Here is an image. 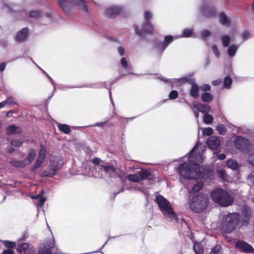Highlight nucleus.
<instances>
[{
  "instance_id": "obj_26",
  "label": "nucleus",
  "mask_w": 254,
  "mask_h": 254,
  "mask_svg": "<svg viewBox=\"0 0 254 254\" xmlns=\"http://www.w3.org/2000/svg\"><path fill=\"white\" fill-rule=\"evenodd\" d=\"M11 165L16 168H22L27 165L25 160H13L10 161Z\"/></svg>"
},
{
  "instance_id": "obj_47",
  "label": "nucleus",
  "mask_w": 254,
  "mask_h": 254,
  "mask_svg": "<svg viewBox=\"0 0 254 254\" xmlns=\"http://www.w3.org/2000/svg\"><path fill=\"white\" fill-rule=\"evenodd\" d=\"M178 97V92L176 90H172L169 94V98L171 100L176 99Z\"/></svg>"
},
{
  "instance_id": "obj_33",
  "label": "nucleus",
  "mask_w": 254,
  "mask_h": 254,
  "mask_svg": "<svg viewBox=\"0 0 254 254\" xmlns=\"http://www.w3.org/2000/svg\"><path fill=\"white\" fill-rule=\"evenodd\" d=\"M193 248L195 254H203V248L200 243H194Z\"/></svg>"
},
{
  "instance_id": "obj_17",
  "label": "nucleus",
  "mask_w": 254,
  "mask_h": 254,
  "mask_svg": "<svg viewBox=\"0 0 254 254\" xmlns=\"http://www.w3.org/2000/svg\"><path fill=\"white\" fill-rule=\"evenodd\" d=\"M200 10L201 14L206 17L213 16L216 14L215 9L207 4H203L200 7Z\"/></svg>"
},
{
  "instance_id": "obj_14",
  "label": "nucleus",
  "mask_w": 254,
  "mask_h": 254,
  "mask_svg": "<svg viewBox=\"0 0 254 254\" xmlns=\"http://www.w3.org/2000/svg\"><path fill=\"white\" fill-rule=\"evenodd\" d=\"M177 38L171 35L166 36L163 41L157 44L156 46L157 50L159 52L162 54L174 40Z\"/></svg>"
},
{
  "instance_id": "obj_39",
  "label": "nucleus",
  "mask_w": 254,
  "mask_h": 254,
  "mask_svg": "<svg viewBox=\"0 0 254 254\" xmlns=\"http://www.w3.org/2000/svg\"><path fill=\"white\" fill-rule=\"evenodd\" d=\"M127 179L132 182H139L140 181L138 173L134 174L128 175L127 176Z\"/></svg>"
},
{
  "instance_id": "obj_19",
  "label": "nucleus",
  "mask_w": 254,
  "mask_h": 254,
  "mask_svg": "<svg viewBox=\"0 0 254 254\" xmlns=\"http://www.w3.org/2000/svg\"><path fill=\"white\" fill-rule=\"evenodd\" d=\"M220 140L216 136H211L207 139L206 144L212 149H217L220 145Z\"/></svg>"
},
{
  "instance_id": "obj_57",
  "label": "nucleus",
  "mask_w": 254,
  "mask_h": 254,
  "mask_svg": "<svg viewBox=\"0 0 254 254\" xmlns=\"http://www.w3.org/2000/svg\"><path fill=\"white\" fill-rule=\"evenodd\" d=\"M250 33L248 31H244L242 34V38L243 40H246L249 38V36H250Z\"/></svg>"
},
{
  "instance_id": "obj_44",
  "label": "nucleus",
  "mask_w": 254,
  "mask_h": 254,
  "mask_svg": "<svg viewBox=\"0 0 254 254\" xmlns=\"http://www.w3.org/2000/svg\"><path fill=\"white\" fill-rule=\"evenodd\" d=\"M217 173L219 177L222 179L223 180H226L227 179L228 175L224 170H219L217 171Z\"/></svg>"
},
{
  "instance_id": "obj_49",
  "label": "nucleus",
  "mask_w": 254,
  "mask_h": 254,
  "mask_svg": "<svg viewBox=\"0 0 254 254\" xmlns=\"http://www.w3.org/2000/svg\"><path fill=\"white\" fill-rule=\"evenodd\" d=\"M220 246L217 245L214 247L211 251L209 254H219L220 251Z\"/></svg>"
},
{
  "instance_id": "obj_28",
  "label": "nucleus",
  "mask_w": 254,
  "mask_h": 254,
  "mask_svg": "<svg viewBox=\"0 0 254 254\" xmlns=\"http://www.w3.org/2000/svg\"><path fill=\"white\" fill-rule=\"evenodd\" d=\"M58 127L60 131L66 134H68L71 131L69 126L66 124H59L58 125Z\"/></svg>"
},
{
  "instance_id": "obj_12",
  "label": "nucleus",
  "mask_w": 254,
  "mask_h": 254,
  "mask_svg": "<svg viewBox=\"0 0 254 254\" xmlns=\"http://www.w3.org/2000/svg\"><path fill=\"white\" fill-rule=\"evenodd\" d=\"M124 7L120 5H113L109 6L105 11V15L108 18H115L124 11Z\"/></svg>"
},
{
  "instance_id": "obj_50",
  "label": "nucleus",
  "mask_w": 254,
  "mask_h": 254,
  "mask_svg": "<svg viewBox=\"0 0 254 254\" xmlns=\"http://www.w3.org/2000/svg\"><path fill=\"white\" fill-rule=\"evenodd\" d=\"M210 35V32L207 30H204L201 33V37L202 39H205Z\"/></svg>"
},
{
  "instance_id": "obj_20",
  "label": "nucleus",
  "mask_w": 254,
  "mask_h": 254,
  "mask_svg": "<svg viewBox=\"0 0 254 254\" xmlns=\"http://www.w3.org/2000/svg\"><path fill=\"white\" fill-rule=\"evenodd\" d=\"M28 34V30L26 28L22 29L17 33L15 40L17 42H23L26 40Z\"/></svg>"
},
{
  "instance_id": "obj_30",
  "label": "nucleus",
  "mask_w": 254,
  "mask_h": 254,
  "mask_svg": "<svg viewBox=\"0 0 254 254\" xmlns=\"http://www.w3.org/2000/svg\"><path fill=\"white\" fill-rule=\"evenodd\" d=\"M203 187V183L199 182L194 185L190 192L191 193H194L199 191Z\"/></svg>"
},
{
  "instance_id": "obj_56",
  "label": "nucleus",
  "mask_w": 254,
  "mask_h": 254,
  "mask_svg": "<svg viewBox=\"0 0 254 254\" xmlns=\"http://www.w3.org/2000/svg\"><path fill=\"white\" fill-rule=\"evenodd\" d=\"M121 64L122 66L125 68H127L128 67L127 62L125 58H122L121 60Z\"/></svg>"
},
{
  "instance_id": "obj_3",
  "label": "nucleus",
  "mask_w": 254,
  "mask_h": 254,
  "mask_svg": "<svg viewBox=\"0 0 254 254\" xmlns=\"http://www.w3.org/2000/svg\"><path fill=\"white\" fill-rule=\"evenodd\" d=\"M248 225V220H241L239 213H228L223 216L220 226L222 231L226 233H231L238 227Z\"/></svg>"
},
{
  "instance_id": "obj_40",
  "label": "nucleus",
  "mask_w": 254,
  "mask_h": 254,
  "mask_svg": "<svg viewBox=\"0 0 254 254\" xmlns=\"http://www.w3.org/2000/svg\"><path fill=\"white\" fill-rule=\"evenodd\" d=\"M2 102L3 103H4V107L7 105L12 106L17 104V102L15 101L14 99L12 96L8 97L5 100Z\"/></svg>"
},
{
  "instance_id": "obj_32",
  "label": "nucleus",
  "mask_w": 254,
  "mask_h": 254,
  "mask_svg": "<svg viewBox=\"0 0 254 254\" xmlns=\"http://www.w3.org/2000/svg\"><path fill=\"white\" fill-rule=\"evenodd\" d=\"M193 30L192 28L184 29L180 37L181 38L190 37L193 34Z\"/></svg>"
},
{
  "instance_id": "obj_18",
  "label": "nucleus",
  "mask_w": 254,
  "mask_h": 254,
  "mask_svg": "<svg viewBox=\"0 0 254 254\" xmlns=\"http://www.w3.org/2000/svg\"><path fill=\"white\" fill-rule=\"evenodd\" d=\"M59 4L65 13H68L73 7V0H60L59 1Z\"/></svg>"
},
{
  "instance_id": "obj_53",
  "label": "nucleus",
  "mask_w": 254,
  "mask_h": 254,
  "mask_svg": "<svg viewBox=\"0 0 254 254\" xmlns=\"http://www.w3.org/2000/svg\"><path fill=\"white\" fill-rule=\"evenodd\" d=\"M200 89L203 91H209L211 89V86L209 84H205L200 86Z\"/></svg>"
},
{
  "instance_id": "obj_35",
  "label": "nucleus",
  "mask_w": 254,
  "mask_h": 254,
  "mask_svg": "<svg viewBox=\"0 0 254 254\" xmlns=\"http://www.w3.org/2000/svg\"><path fill=\"white\" fill-rule=\"evenodd\" d=\"M201 99L205 102H210L213 100L212 95L208 92H205L202 94Z\"/></svg>"
},
{
  "instance_id": "obj_55",
  "label": "nucleus",
  "mask_w": 254,
  "mask_h": 254,
  "mask_svg": "<svg viewBox=\"0 0 254 254\" xmlns=\"http://www.w3.org/2000/svg\"><path fill=\"white\" fill-rule=\"evenodd\" d=\"M5 150L7 153L11 154L15 151V149L13 146H8L6 147Z\"/></svg>"
},
{
  "instance_id": "obj_58",
  "label": "nucleus",
  "mask_w": 254,
  "mask_h": 254,
  "mask_svg": "<svg viewBox=\"0 0 254 254\" xmlns=\"http://www.w3.org/2000/svg\"><path fill=\"white\" fill-rule=\"evenodd\" d=\"M248 180L254 185V171L248 175Z\"/></svg>"
},
{
  "instance_id": "obj_24",
  "label": "nucleus",
  "mask_w": 254,
  "mask_h": 254,
  "mask_svg": "<svg viewBox=\"0 0 254 254\" xmlns=\"http://www.w3.org/2000/svg\"><path fill=\"white\" fill-rule=\"evenodd\" d=\"M36 155V150L34 149H30L27 157L24 159L27 165L30 164L34 160Z\"/></svg>"
},
{
  "instance_id": "obj_64",
  "label": "nucleus",
  "mask_w": 254,
  "mask_h": 254,
  "mask_svg": "<svg viewBox=\"0 0 254 254\" xmlns=\"http://www.w3.org/2000/svg\"><path fill=\"white\" fill-rule=\"evenodd\" d=\"M5 67H6L5 63H1L0 64V71L1 72L3 71L5 69Z\"/></svg>"
},
{
  "instance_id": "obj_23",
  "label": "nucleus",
  "mask_w": 254,
  "mask_h": 254,
  "mask_svg": "<svg viewBox=\"0 0 254 254\" xmlns=\"http://www.w3.org/2000/svg\"><path fill=\"white\" fill-rule=\"evenodd\" d=\"M227 166L229 168L233 170H237L241 167V165L238 163V162L234 159L228 160L227 161Z\"/></svg>"
},
{
  "instance_id": "obj_25",
  "label": "nucleus",
  "mask_w": 254,
  "mask_h": 254,
  "mask_svg": "<svg viewBox=\"0 0 254 254\" xmlns=\"http://www.w3.org/2000/svg\"><path fill=\"white\" fill-rule=\"evenodd\" d=\"M227 47V54L228 55V56L231 58L235 56L239 48V45H231Z\"/></svg>"
},
{
  "instance_id": "obj_16",
  "label": "nucleus",
  "mask_w": 254,
  "mask_h": 254,
  "mask_svg": "<svg viewBox=\"0 0 254 254\" xmlns=\"http://www.w3.org/2000/svg\"><path fill=\"white\" fill-rule=\"evenodd\" d=\"M189 106L191 108H193L204 114L208 113L210 110V108L208 105L197 101L193 102Z\"/></svg>"
},
{
  "instance_id": "obj_27",
  "label": "nucleus",
  "mask_w": 254,
  "mask_h": 254,
  "mask_svg": "<svg viewBox=\"0 0 254 254\" xmlns=\"http://www.w3.org/2000/svg\"><path fill=\"white\" fill-rule=\"evenodd\" d=\"M241 209L242 214L245 217V219L244 220H248V223L249 218L251 216V210L250 208L247 205L243 206Z\"/></svg>"
},
{
  "instance_id": "obj_51",
  "label": "nucleus",
  "mask_w": 254,
  "mask_h": 254,
  "mask_svg": "<svg viewBox=\"0 0 254 254\" xmlns=\"http://www.w3.org/2000/svg\"><path fill=\"white\" fill-rule=\"evenodd\" d=\"M39 199L37 203V205L38 207H42L44 204L46 199L45 197L42 196H41Z\"/></svg>"
},
{
  "instance_id": "obj_7",
  "label": "nucleus",
  "mask_w": 254,
  "mask_h": 254,
  "mask_svg": "<svg viewBox=\"0 0 254 254\" xmlns=\"http://www.w3.org/2000/svg\"><path fill=\"white\" fill-rule=\"evenodd\" d=\"M152 14L150 12L146 11L144 13V22L140 27L139 26H134L135 33L139 36H143L144 34H150L153 32L152 25L150 23L149 20L152 18Z\"/></svg>"
},
{
  "instance_id": "obj_34",
  "label": "nucleus",
  "mask_w": 254,
  "mask_h": 254,
  "mask_svg": "<svg viewBox=\"0 0 254 254\" xmlns=\"http://www.w3.org/2000/svg\"><path fill=\"white\" fill-rule=\"evenodd\" d=\"M214 118L213 116L208 113L204 114L203 117V122L204 124L210 125L212 123Z\"/></svg>"
},
{
  "instance_id": "obj_4",
  "label": "nucleus",
  "mask_w": 254,
  "mask_h": 254,
  "mask_svg": "<svg viewBox=\"0 0 254 254\" xmlns=\"http://www.w3.org/2000/svg\"><path fill=\"white\" fill-rule=\"evenodd\" d=\"M160 79L166 83L170 84L172 88L175 86H180L182 84L189 82L191 84V88L190 90V95L194 99H197L199 96V86L193 81V79L191 80L190 77L185 76L181 78L166 79L162 77Z\"/></svg>"
},
{
  "instance_id": "obj_52",
  "label": "nucleus",
  "mask_w": 254,
  "mask_h": 254,
  "mask_svg": "<svg viewBox=\"0 0 254 254\" xmlns=\"http://www.w3.org/2000/svg\"><path fill=\"white\" fill-rule=\"evenodd\" d=\"M108 121V120H107L105 122H100V123H97L94 125H91V127H100L103 128L106 123V122Z\"/></svg>"
},
{
  "instance_id": "obj_54",
  "label": "nucleus",
  "mask_w": 254,
  "mask_h": 254,
  "mask_svg": "<svg viewBox=\"0 0 254 254\" xmlns=\"http://www.w3.org/2000/svg\"><path fill=\"white\" fill-rule=\"evenodd\" d=\"M118 52L121 56H123L125 54V50L122 46H120L117 49Z\"/></svg>"
},
{
  "instance_id": "obj_15",
  "label": "nucleus",
  "mask_w": 254,
  "mask_h": 254,
  "mask_svg": "<svg viewBox=\"0 0 254 254\" xmlns=\"http://www.w3.org/2000/svg\"><path fill=\"white\" fill-rule=\"evenodd\" d=\"M235 246L241 252L254 254V249L253 247L244 241H238L236 242Z\"/></svg>"
},
{
  "instance_id": "obj_38",
  "label": "nucleus",
  "mask_w": 254,
  "mask_h": 254,
  "mask_svg": "<svg viewBox=\"0 0 254 254\" xmlns=\"http://www.w3.org/2000/svg\"><path fill=\"white\" fill-rule=\"evenodd\" d=\"M221 39L223 46L224 47H228L231 40L230 37L227 35H223Z\"/></svg>"
},
{
  "instance_id": "obj_31",
  "label": "nucleus",
  "mask_w": 254,
  "mask_h": 254,
  "mask_svg": "<svg viewBox=\"0 0 254 254\" xmlns=\"http://www.w3.org/2000/svg\"><path fill=\"white\" fill-rule=\"evenodd\" d=\"M138 173L140 180L148 179L150 176V171L148 170H141Z\"/></svg>"
},
{
  "instance_id": "obj_11",
  "label": "nucleus",
  "mask_w": 254,
  "mask_h": 254,
  "mask_svg": "<svg viewBox=\"0 0 254 254\" xmlns=\"http://www.w3.org/2000/svg\"><path fill=\"white\" fill-rule=\"evenodd\" d=\"M235 147L241 152H247L250 149L251 141L241 136H237L234 141Z\"/></svg>"
},
{
  "instance_id": "obj_10",
  "label": "nucleus",
  "mask_w": 254,
  "mask_h": 254,
  "mask_svg": "<svg viewBox=\"0 0 254 254\" xmlns=\"http://www.w3.org/2000/svg\"><path fill=\"white\" fill-rule=\"evenodd\" d=\"M63 165L64 162L61 159L51 161L50 165L44 172V176L47 177H52L55 175L57 172L62 169Z\"/></svg>"
},
{
  "instance_id": "obj_60",
  "label": "nucleus",
  "mask_w": 254,
  "mask_h": 254,
  "mask_svg": "<svg viewBox=\"0 0 254 254\" xmlns=\"http://www.w3.org/2000/svg\"><path fill=\"white\" fill-rule=\"evenodd\" d=\"M2 254H14V251L11 249L4 250L2 252Z\"/></svg>"
},
{
  "instance_id": "obj_29",
  "label": "nucleus",
  "mask_w": 254,
  "mask_h": 254,
  "mask_svg": "<svg viewBox=\"0 0 254 254\" xmlns=\"http://www.w3.org/2000/svg\"><path fill=\"white\" fill-rule=\"evenodd\" d=\"M220 23L224 25L227 26L230 24V20L224 13H221L219 15Z\"/></svg>"
},
{
  "instance_id": "obj_45",
  "label": "nucleus",
  "mask_w": 254,
  "mask_h": 254,
  "mask_svg": "<svg viewBox=\"0 0 254 254\" xmlns=\"http://www.w3.org/2000/svg\"><path fill=\"white\" fill-rule=\"evenodd\" d=\"M202 133L204 135L207 136L211 135L213 134V130L210 127L202 128Z\"/></svg>"
},
{
  "instance_id": "obj_8",
  "label": "nucleus",
  "mask_w": 254,
  "mask_h": 254,
  "mask_svg": "<svg viewBox=\"0 0 254 254\" xmlns=\"http://www.w3.org/2000/svg\"><path fill=\"white\" fill-rule=\"evenodd\" d=\"M95 168L96 171L99 170L101 171V174L96 176V177H102L103 175V173L110 177L118 178L120 177L119 171L109 163H105Z\"/></svg>"
},
{
  "instance_id": "obj_2",
  "label": "nucleus",
  "mask_w": 254,
  "mask_h": 254,
  "mask_svg": "<svg viewBox=\"0 0 254 254\" xmlns=\"http://www.w3.org/2000/svg\"><path fill=\"white\" fill-rule=\"evenodd\" d=\"M155 201L157 202L161 212L168 221H174L180 223L182 225L187 226V223L182 217L176 214L171 206V203L163 196L158 194L156 196Z\"/></svg>"
},
{
  "instance_id": "obj_21",
  "label": "nucleus",
  "mask_w": 254,
  "mask_h": 254,
  "mask_svg": "<svg viewBox=\"0 0 254 254\" xmlns=\"http://www.w3.org/2000/svg\"><path fill=\"white\" fill-rule=\"evenodd\" d=\"M22 131V129L19 127L15 125L9 126L6 129V133L7 135L19 134Z\"/></svg>"
},
{
  "instance_id": "obj_13",
  "label": "nucleus",
  "mask_w": 254,
  "mask_h": 254,
  "mask_svg": "<svg viewBox=\"0 0 254 254\" xmlns=\"http://www.w3.org/2000/svg\"><path fill=\"white\" fill-rule=\"evenodd\" d=\"M16 250L19 254H38L32 245L26 243L18 245Z\"/></svg>"
},
{
  "instance_id": "obj_63",
  "label": "nucleus",
  "mask_w": 254,
  "mask_h": 254,
  "mask_svg": "<svg viewBox=\"0 0 254 254\" xmlns=\"http://www.w3.org/2000/svg\"><path fill=\"white\" fill-rule=\"evenodd\" d=\"M193 113H194V117L195 118H196V120H197V123L198 124L199 123V121H198V118H199V111L195 110L193 111Z\"/></svg>"
},
{
  "instance_id": "obj_1",
  "label": "nucleus",
  "mask_w": 254,
  "mask_h": 254,
  "mask_svg": "<svg viewBox=\"0 0 254 254\" xmlns=\"http://www.w3.org/2000/svg\"><path fill=\"white\" fill-rule=\"evenodd\" d=\"M203 146L198 142L188 154L183 158V162L180 164L176 171L181 177L187 179H208L212 173L200 166L205 159L203 155Z\"/></svg>"
},
{
  "instance_id": "obj_37",
  "label": "nucleus",
  "mask_w": 254,
  "mask_h": 254,
  "mask_svg": "<svg viewBox=\"0 0 254 254\" xmlns=\"http://www.w3.org/2000/svg\"><path fill=\"white\" fill-rule=\"evenodd\" d=\"M3 245L8 249L12 250L13 248L16 247L17 244L15 242H12L7 240L2 241Z\"/></svg>"
},
{
  "instance_id": "obj_5",
  "label": "nucleus",
  "mask_w": 254,
  "mask_h": 254,
  "mask_svg": "<svg viewBox=\"0 0 254 254\" xmlns=\"http://www.w3.org/2000/svg\"><path fill=\"white\" fill-rule=\"evenodd\" d=\"M211 197L218 204L223 207L228 206L233 202V197L226 190L216 188L211 192Z\"/></svg>"
},
{
  "instance_id": "obj_36",
  "label": "nucleus",
  "mask_w": 254,
  "mask_h": 254,
  "mask_svg": "<svg viewBox=\"0 0 254 254\" xmlns=\"http://www.w3.org/2000/svg\"><path fill=\"white\" fill-rule=\"evenodd\" d=\"M232 80L229 76H226L223 81V87L225 88L229 89L231 87Z\"/></svg>"
},
{
  "instance_id": "obj_22",
  "label": "nucleus",
  "mask_w": 254,
  "mask_h": 254,
  "mask_svg": "<svg viewBox=\"0 0 254 254\" xmlns=\"http://www.w3.org/2000/svg\"><path fill=\"white\" fill-rule=\"evenodd\" d=\"M73 6H76L78 9L82 11L87 12V7L84 0H73Z\"/></svg>"
},
{
  "instance_id": "obj_48",
  "label": "nucleus",
  "mask_w": 254,
  "mask_h": 254,
  "mask_svg": "<svg viewBox=\"0 0 254 254\" xmlns=\"http://www.w3.org/2000/svg\"><path fill=\"white\" fill-rule=\"evenodd\" d=\"M212 51L215 55V57L217 58H219L220 56V53L219 52V51L218 50L217 47L215 45H213L212 47Z\"/></svg>"
},
{
  "instance_id": "obj_61",
  "label": "nucleus",
  "mask_w": 254,
  "mask_h": 254,
  "mask_svg": "<svg viewBox=\"0 0 254 254\" xmlns=\"http://www.w3.org/2000/svg\"><path fill=\"white\" fill-rule=\"evenodd\" d=\"M222 82V80L220 79H218L215 80H214L212 82V84L214 86H217L220 85Z\"/></svg>"
},
{
  "instance_id": "obj_59",
  "label": "nucleus",
  "mask_w": 254,
  "mask_h": 254,
  "mask_svg": "<svg viewBox=\"0 0 254 254\" xmlns=\"http://www.w3.org/2000/svg\"><path fill=\"white\" fill-rule=\"evenodd\" d=\"M101 161V160L100 159V158H95L94 159H93L92 160V162L94 164L97 165L96 167L97 166H100V163Z\"/></svg>"
},
{
  "instance_id": "obj_62",
  "label": "nucleus",
  "mask_w": 254,
  "mask_h": 254,
  "mask_svg": "<svg viewBox=\"0 0 254 254\" xmlns=\"http://www.w3.org/2000/svg\"><path fill=\"white\" fill-rule=\"evenodd\" d=\"M248 162L251 164V165L254 166V154L252 155L249 160Z\"/></svg>"
},
{
  "instance_id": "obj_9",
  "label": "nucleus",
  "mask_w": 254,
  "mask_h": 254,
  "mask_svg": "<svg viewBox=\"0 0 254 254\" xmlns=\"http://www.w3.org/2000/svg\"><path fill=\"white\" fill-rule=\"evenodd\" d=\"M42 244L47 249L45 253L43 252L44 248L38 249V254H58L61 253V251L56 246H55V241L53 237L45 240Z\"/></svg>"
},
{
  "instance_id": "obj_41",
  "label": "nucleus",
  "mask_w": 254,
  "mask_h": 254,
  "mask_svg": "<svg viewBox=\"0 0 254 254\" xmlns=\"http://www.w3.org/2000/svg\"><path fill=\"white\" fill-rule=\"evenodd\" d=\"M216 130L219 134L223 135L226 132L227 129L224 125L219 124L216 127Z\"/></svg>"
},
{
  "instance_id": "obj_6",
  "label": "nucleus",
  "mask_w": 254,
  "mask_h": 254,
  "mask_svg": "<svg viewBox=\"0 0 254 254\" xmlns=\"http://www.w3.org/2000/svg\"><path fill=\"white\" fill-rule=\"evenodd\" d=\"M209 199L207 195L200 193L190 198V208L195 212L202 211L208 204Z\"/></svg>"
},
{
  "instance_id": "obj_46",
  "label": "nucleus",
  "mask_w": 254,
  "mask_h": 254,
  "mask_svg": "<svg viewBox=\"0 0 254 254\" xmlns=\"http://www.w3.org/2000/svg\"><path fill=\"white\" fill-rule=\"evenodd\" d=\"M46 152L47 151L45 147L43 145H41L40 149L39 152V156L42 157L44 158H46Z\"/></svg>"
},
{
  "instance_id": "obj_43",
  "label": "nucleus",
  "mask_w": 254,
  "mask_h": 254,
  "mask_svg": "<svg viewBox=\"0 0 254 254\" xmlns=\"http://www.w3.org/2000/svg\"><path fill=\"white\" fill-rule=\"evenodd\" d=\"M42 13L40 10H33L29 13V15L31 18H37L41 16Z\"/></svg>"
},
{
  "instance_id": "obj_42",
  "label": "nucleus",
  "mask_w": 254,
  "mask_h": 254,
  "mask_svg": "<svg viewBox=\"0 0 254 254\" xmlns=\"http://www.w3.org/2000/svg\"><path fill=\"white\" fill-rule=\"evenodd\" d=\"M10 143L13 147H20L23 144V142L18 139H13L11 140Z\"/></svg>"
}]
</instances>
